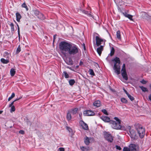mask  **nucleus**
Listing matches in <instances>:
<instances>
[{
	"label": "nucleus",
	"mask_w": 151,
	"mask_h": 151,
	"mask_svg": "<svg viewBox=\"0 0 151 151\" xmlns=\"http://www.w3.org/2000/svg\"><path fill=\"white\" fill-rule=\"evenodd\" d=\"M59 48L64 55L67 53L70 55H74L78 53L79 49L76 45L65 41H62L59 44Z\"/></svg>",
	"instance_id": "obj_1"
},
{
	"label": "nucleus",
	"mask_w": 151,
	"mask_h": 151,
	"mask_svg": "<svg viewBox=\"0 0 151 151\" xmlns=\"http://www.w3.org/2000/svg\"><path fill=\"white\" fill-rule=\"evenodd\" d=\"M127 129L129 130V132L128 133V134L132 139L133 140L136 139L137 137L136 136L135 131L134 129H132L130 126H128Z\"/></svg>",
	"instance_id": "obj_2"
},
{
	"label": "nucleus",
	"mask_w": 151,
	"mask_h": 151,
	"mask_svg": "<svg viewBox=\"0 0 151 151\" xmlns=\"http://www.w3.org/2000/svg\"><path fill=\"white\" fill-rule=\"evenodd\" d=\"M137 130L140 137L141 138H143L145 134V128L141 126H139L137 127Z\"/></svg>",
	"instance_id": "obj_3"
},
{
	"label": "nucleus",
	"mask_w": 151,
	"mask_h": 151,
	"mask_svg": "<svg viewBox=\"0 0 151 151\" xmlns=\"http://www.w3.org/2000/svg\"><path fill=\"white\" fill-rule=\"evenodd\" d=\"M110 124L111 125V127L114 129H122V126L120 124L116 122L115 121L111 120L110 121Z\"/></svg>",
	"instance_id": "obj_4"
},
{
	"label": "nucleus",
	"mask_w": 151,
	"mask_h": 151,
	"mask_svg": "<svg viewBox=\"0 0 151 151\" xmlns=\"http://www.w3.org/2000/svg\"><path fill=\"white\" fill-rule=\"evenodd\" d=\"M33 12L35 15L37 16L38 18L41 20H44L45 19V17L43 14L38 10H33Z\"/></svg>",
	"instance_id": "obj_5"
},
{
	"label": "nucleus",
	"mask_w": 151,
	"mask_h": 151,
	"mask_svg": "<svg viewBox=\"0 0 151 151\" xmlns=\"http://www.w3.org/2000/svg\"><path fill=\"white\" fill-rule=\"evenodd\" d=\"M95 34L98 35L96 37V45L97 46H99L102 44V42H104V43L106 41L100 37L99 35L97 33H96Z\"/></svg>",
	"instance_id": "obj_6"
},
{
	"label": "nucleus",
	"mask_w": 151,
	"mask_h": 151,
	"mask_svg": "<svg viewBox=\"0 0 151 151\" xmlns=\"http://www.w3.org/2000/svg\"><path fill=\"white\" fill-rule=\"evenodd\" d=\"M84 143L86 145H89L90 143L94 142V140L93 137H89L86 136L84 139Z\"/></svg>",
	"instance_id": "obj_7"
},
{
	"label": "nucleus",
	"mask_w": 151,
	"mask_h": 151,
	"mask_svg": "<svg viewBox=\"0 0 151 151\" xmlns=\"http://www.w3.org/2000/svg\"><path fill=\"white\" fill-rule=\"evenodd\" d=\"M104 137L105 139L109 142H112L113 139L111 134L107 132H105L104 134Z\"/></svg>",
	"instance_id": "obj_8"
},
{
	"label": "nucleus",
	"mask_w": 151,
	"mask_h": 151,
	"mask_svg": "<svg viewBox=\"0 0 151 151\" xmlns=\"http://www.w3.org/2000/svg\"><path fill=\"white\" fill-rule=\"evenodd\" d=\"M83 115L85 116H93L95 115V113L92 110H86L83 112Z\"/></svg>",
	"instance_id": "obj_9"
},
{
	"label": "nucleus",
	"mask_w": 151,
	"mask_h": 151,
	"mask_svg": "<svg viewBox=\"0 0 151 151\" xmlns=\"http://www.w3.org/2000/svg\"><path fill=\"white\" fill-rule=\"evenodd\" d=\"M113 68L114 70H115V73H116L117 74H119L120 73V66L119 65H117L115 64H114Z\"/></svg>",
	"instance_id": "obj_10"
},
{
	"label": "nucleus",
	"mask_w": 151,
	"mask_h": 151,
	"mask_svg": "<svg viewBox=\"0 0 151 151\" xmlns=\"http://www.w3.org/2000/svg\"><path fill=\"white\" fill-rule=\"evenodd\" d=\"M79 124L83 129L86 130L88 129V127L87 124L85 123L83 120H81L79 122Z\"/></svg>",
	"instance_id": "obj_11"
},
{
	"label": "nucleus",
	"mask_w": 151,
	"mask_h": 151,
	"mask_svg": "<svg viewBox=\"0 0 151 151\" xmlns=\"http://www.w3.org/2000/svg\"><path fill=\"white\" fill-rule=\"evenodd\" d=\"M130 151H138L137 147L135 145L131 144L129 145Z\"/></svg>",
	"instance_id": "obj_12"
},
{
	"label": "nucleus",
	"mask_w": 151,
	"mask_h": 151,
	"mask_svg": "<svg viewBox=\"0 0 151 151\" xmlns=\"http://www.w3.org/2000/svg\"><path fill=\"white\" fill-rule=\"evenodd\" d=\"M101 119L103 120L104 121L106 122H109L111 120H110V118L106 116H102L100 117Z\"/></svg>",
	"instance_id": "obj_13"
},
{
	"label": "nucleus",
	"mask_w": 151,
	"mask_h": 151,
	"mask_svg": "<svg viewBox=\"0 0 151 151\" xmlns=\"http://www.w3.org/2000/svg\"><path fill=\"white\" fill-rule=\"evenodd\" d=\"M122 13L125 17L128 18L130 20L133 21L132 15L127 14L126 12H122Z\"/></svg>",
	"instance_id": "obj_14"
},
{
	"label": "nucleus",
	"mask_w": 151,
	"mask_h": 151,
	"mask_svg": "<svg viewBox=\"0 0 151 151\" xmlns=\"http://www.w3.org/2000/svg\"><path fill=\"white\" fill-rule=\"evenodd\" d=\"M103 50V46L101 45L97 49V52L99 56H101L102 51Z\"/></svg>",
	"instance_id": "obj_15"
},
{
	"label": "nucleus",
	"mask_w": 151,
	"mask_h": 151,
	"mask_svg": "<svg viewBox=\"0 0 151 151\" xmlns=\"http://www.w3.org/2000/svg\"><path fill=\"white\" fill-rule=\"evenodd\" d=\"M121 74L123 78L125 80L127 81L128 80V76L126 71L122 72Z\"/></svg>",
	"instance_id": "obj_16"
},
{
	"label": "nucleus",
	"mask_w": 151,
	"mask_h": 151,
	"mask_svg": "<svg viewBox=\"0 0 151 151\" xmlns=\"http://www.w3.org/2000/svg\"><path fill=\"white\" fill-rule=\"evenodd\" d=\"M112 61L114 62V64H116V65H117V63H118V64H119L121 63L120 59L117 57H116L112 60Z\"/></svg>",
	"instance_id": "obj_17"
},
{
	"label": "nucleus",
	"mask_w": 151,
	"mask_h": 151,
	"mask_svg": "<svg viewBox=\"0 0 151 151\" xmlns=\"http://www.w3.org/2000/svg\"><path fill=\"white\" fill-rule=\"evenodd\" d=\"M93 105L96 107H99L101 105V102L99 100L96 101L94 102Z\"/></svg>",
	"instance_id": "obj_18"
},
{
	"label": "nucleus",
	"mask_w": 151,
	"mask_h": 151,
	"mask_svg": "<svg viewBox=\"0 0 151 151\" xmlns=\"http://www.w3.org/2000/svg\"><path fill=\"white\" fill-rule=\"evenodd\" d=\"M16 20L18 22H19L22 16L20 14L19 12H17L16 14Z\"/></svg>",
	"instance_id": "obj_19"
},
{
	"label": "nucleus",
	"mask_w": 151,
	"mask_h": 151,
	"mask_svg": "<svg viewBox=\"0 0 151 151\" xmlns=\"http://www.w3.org/2000/svg\"><path fill=\"white\" fill-rule=\"evenodd\" d=\"M65 62L67 64L69 65H72L73 64V61L70 58L67 59Z\"/></svg>",
	"instance_id": "obj_20"
},
{
	"label": "nucleus",
	"mask_w": 151,
	"mask_h": 151,
	"mask_svg": "<svg viewBox=\"0 0 151 151\" xmlns=\"http://www.w3.org/2000/svg\"><path fill=\"white\" fill-rule=\"evenodd\" d=\"M80 149L83 151H88L90 150L88 147L82 146L80 147Z\"/></svg>",
	"instance_id": "obj_21"
},
{
	"label": "nucleus",
	"mask_w": 151,
	"mask_h": 151,
	"mask_svg": "<svg viewBox=\"0 0 151 151\" xmlns=\"http://www.w3.org/2000/svg\"><path fill=\"white\" fill-rule=\"evenodd\" d=\"M67 119L68 121L70 120L71 119V116L70 112L68 111L67 115Z\"/></svg>",
	"instance_id": "obj_22"
},
{
	"label": "nucleus",
	"mask_w": 151,
	"mask_h": 151,
	"mask_svg": "<svg viewBox=\"0 0 151 151\" xmlns=\"http://www.w3.org/2000/svg\"><path fill=\"white\" fill-rule=\"evenodd\" d=\"M116 37L119 40H121V35L119 30H118L116 32Z\"/></svg>",
	"instance_id": "obj_23"
},
{
	"label": "nucleus",
	"mask_w": 151,
	"mask_h": 151,
	"mask_svg": "<svg viewBox=\"0 0 151 151\" xmlns=\"http://www.w3.org/2000/svg\"><path fill=\"white\" fill-rule=\"evenodd\" d=\"M16 73V71L14 69V68H12L10 71V75L11 76H13Z\"/></svg>",
	"instance_id": "obj_24"
},
{
	"label": "nucleus",
	"mask_w": 151,
	"mask_h": 151,
	"mask_svg": "<svg viewBox=\"0 0 151 151\" xmlns=\"http://www.w3.org/2000/svg\"><path fill=\"white\" fill-rule=\"evenodd\" d=\"M139 87L142 91L144 92H147L148 91V90L145 87H143V86H139Z\"/></svg>",
	"instance_id": "obj_25"
},
{
	"label": "nucleus",
	"mask_w": 151,
	"mask_h": 151,
	"mask_svg": "<svg viewBox=\"0 0 151 151\" xmlns=\"http://www.w3.org/2000/svg\"><path fill=\"white\" fill-rule=\"evenodd\" d=\"M1 62L4 64H7L9 62V60H5L3 58L1 59Z\"/></svg>",
	"instance_id": "obj_26"
},
{
	"label": "nucleus",
	"mask_w": 151,
	"mask_h": 151,
	"mask_svg": "<svg viewBox=\"0 0 151 151\" xmlns=\"http://www.w3.org/2000/svg\"><path fill=\"white\" fill-rule=\"evenodd\" d=\"M10 26L11 27V30L12 32H14V24L12 23H10V24H9Z\"/></svg>",
	"instance_id": "obj_27"
},
{
	"label": "nucleus",
	"mask_w": 151,
	"mask_h": 151,
	"mask_svg": "<svg viewBox=\"0 0 151 151\" xmlns=\"http://www.w3.org/2000/svg\"><path fill=\"white\" fill-rule=\"evenodd\" d=\"M114 52L115 50L114 48L113 47H112L110 53L109 54V55L111 56H113L114 55Z\"/></svg>",
	"instance_id": "obj_28"
},
{
	"label": "nucleus",
	"mask_w": 151,
	"mask_h": 151,
	"mask_svg": "<svg viewBox=\"0 0 151 151\" xmlns=\"http://www.w3.org/2000/svg\"><path fill=\"white\" fill-rule=\"evenodd\" d=\"M69 82L70 86H73L75 83V81L74 79H71L69 81Z\"/></svg>",
	"instance_id": "obj_29"
},
{
	"label": "nucleus",
	"mask_w": 151,
	"mask_h": 151,
	"mask_svg": "<svg viewBox=\"0 0 151 151\" xmlns=\"http://www.w3.org/2000/svg\"><path fill=\"white\" fill-rule=\"evenodd\" d=\"M78 110V109L77 108H75L72 110L71 113L73 114H76L77 113Z\"/></svg>",
	"instance_id": "obj_30"
},
{
	"label": "nucleus",
	"mask_w": 151,
	"mask_h": 151,
	"mask_svg": "<svg viewBox=\"0 0 151 151\" xmlns=\"http://www.w3.org/2000/svg\"><path fill=\"white\" fill-rule=\"evenodd\" d=\"M83 12L84 14H87L88 16H89V17H91L92 16V15L91 14V12H89L87 11L84 10L83 11Z\"/></svg>",
	"instance_id": "obj_31"
},
{
	"label": "nucleus",
	"mask_w": 151,
	"mask_h": 151,
	"mask_svg": "<svg viewBox=\"0 0 151 151\" xmlns=\"http://www.w3.org/2000/svg\"><path fill=\"white\" fill-rule=\"evenodd\" d=\"M21 51V47L20 46V45H19L18 47L17 48L16 51V54H18Z\"/></svg>",
	"instance_id": "obj_32"
},
{
	"label": "nucleus",
	"mask_w": 151,
	"mask_h": 151,
	"mask_svg": "<svg viewBox=\"0 0 151 151\" xmlns=\"http://www.w3.org/2000/svg\"><path fill=\"white\" fill-rule=\"evenodd\" d=\"M121 101L122 103H127V101L124 98H122L121 99Z\"/></svg>",
	"instance_id": "obj_33"
},
{
	"label": "nucleus",
	"mask_w": 151,
	"mask_h": 151,
	"mask_svg": "<svg viewBox=\"0 0 151 151\" xmlns=\"http://www.w3.org/2000/svg\"><path fill=\"white\" fill-rule=\"evenodd\" d=\"M89 74L92 76H94L95 75V73L94 72L93 70L92 69H90L89 70Z\"/></svg>",
	"instance_id": "obj_34"
},
{
	"label": "nucleus",
	"mask_w": 151,
	"mask_h": 151,
	"mask_svg": "<svg viewBox=\"0 0 151 151\" xmlns=\"http://www.w3.org/2000/svg\"><path fill=\"white\" fill-rule=\"evenodd\" d=\"M63 74L64 75L65 77V78H69V75L65 71H64L63 72Z\"/></svg>",
	"instance_id": "obj_35"
},
{
	"label": "nucleus",
	"mask_w": 151,
	"mask_h": 151,
	"mask_svg": "<svg viewBox=\"0 0 151 151\" xmlns=\"http://www.w3.org/2000/svg\"><path fill=\"white\" fill-rule=\"evenodd\" d=\"M22 6L23 7L25 8L27 11H28V8L25 3H24L22 4Z\"/></svg>",
	"instance_id": "obj_36"
},
{
	"label": "nucleus",
	"mask_w": 151,
	"mask_h": 151,
	"mask_svg": "<svg viewBox=\"0 0 151 151\" xmlns=\"http://www.w3.org/2000/svg\"><path fill=\"white\" fill-rule=\"evenodd\" d=\"M124 71H126L125 64H123L121 70V72Z\"/></svg>",
	"instance_id": "obj_37"
},
{
	"label": "nucleus",
	"mask_w": 151,
	"mask_h": 151,
	"mask_svg": "<svg viewBox=\"0 0 151 151\" xmlns=\"http://www.w3.org/2000/svg\"><path fill=\"white\" fill-rule=\"evenodd\" d=\"M127 96H128V97L129 99L131 100V101H133L134 100V98L133 97L131 96L130 94H129Z\"/></svg>",
	"instance_id": "obj_38"
},
{
	"label": "nucleus",
	"mask_w": 151,
	"mask_h": 151,
	"mask_svg": "<svg viewBox=\"0 0 151 151\" xmlns=\"http://www.w3.org/2000/svg\"><path fill=\"white\" fill-rule=\"evenodd\" d=\"M15 96V93H13L11 96L9 97L8 99V101H10L12 98H14Z\"/></svg>",
	"instance_id": "obj_39"
},
{
	"label": "nucleus",
	"mask_w": 151,
	"mask_h": 151,
	"mask_svg": "<svg viewBox=\"0 0 151 151\" xmlns=\"http://www.w3.org/2000/svg\"><path fill=\"white\" fill-rule=\"evenodd\" d=\"M114 119L116 120V121L117 122V123H119V124H121V120L119 119L118 117H114Z\"/></svg>",
	"instance_id": "obj_40"
},
{
	"label": "nucleus",
	"mask_w": 151,
	"mask_h": 151,
	"mask_svg": "<svg viewBox=\"0 0 151 151\" xmlns=\"http://www.w3.org/2000/svg\"><path fill=\"white\" fill-rule=\"evenodd\" d=\"M123 151H130V147H124L123 149Z\"/></svg>",
	"instance_id": "obj_41"
},
{
	"label": "nucleus",
	"mask_w": 151,
	"mask_h": 151,
	"mask_svg": "<svg viewBox=\"0 0 151 151\" xmlns=\"http://www.w3.org/2000/svg\"><path fill=\"white\" fill-rule=\"evenodd\" d=\"M11 109L10 110V112H12L13 111H14L15 110L14 106H11Z\"/></svg>",
	"instance_id": "obj_42"
},
{
	"label": "nucleus",
	"mask_w": 151,
	"mask_h": 151,
	"mask_svg": "<svg viewBox=\"0 0 151 151\" xmlns=\"http://www.w3.org/2000/svg\"><path fill=\"white\" fill-rule=\"evenodd\" d=\"M102 111L103 112L104 114L106 115H108V114L107 112V111L105 109H103L102 110Z\"/></svg>",
	"instance_id": "obj_43"
},
{
	"label": "nucleus",
	"mask_w": 151,
	"mask_h": 151,
	"mask_svg": "<svg viewBox=\"0 0 151 151\" xmlns=\"http://www.w3.org/2000/svg\"><path fill=\"white\" fill-rule=\"evenodd\" d=\"M67 129L70 132H71L72 131L71 129L69 127H66Z\"/></svg>",
	"instance_id": "obj_44"
},
{
	"label": "nucleus",
	"mask_w": 151,
	"mask_h": 151,
	"mask_svg": "<svg viewBox=\"0 0 151 151\" xmlns=\"http://www.w3.org/2000/svg\"><path fill=\"white\" fill-rule=\"evenodd\" d=\"M140 82L143 84H145L147 83V81L143 79L140 81Z\"/></svg>",
	"instance_id": "obj_45"
},
{
	"label": "nucleus",
	"mask_w": 151,
	"mask_h": 151,
	"mask_svg": "<svg viewBox=\"0 0 151 151\" xmlns=\"http://www.w3.org/2000/svg\"><path fill=\"white\" fill-rule=\"evenodd\" d=\"M19 133L22 134H24V131L23 130H20L19 131Z\"/></svg>",
	"instance_id": "obj_46"
},
{
	"label": "nucleus",
	"mask_w": 151,
	"mask_h": 151,
	"mask_svg": "<svg viewBox=\"0 0 151 151\" xmlns=\"http://www.w3.org/2000/svg\"><path fill=\"white\" fill-rule=\"evenodd\" d=\"M116 147L117 149L118 150H120L122 149L119 146L116 145Z\"/></svg>",
	"instance_id": "obj_47"
},
{
	"label": "nucleus",
	"mask_w": 151,
	"mask_h": 151,
	"mask_svg": "<svg viewBox=\"0 0 151 151\" xmlns=\"http://www.w3.org/2000/svg\"><path fill=\"white\" fill-rule=\"evenodd\" d=\"M59 150L60 151H64L65 149L63 147H60L59 148Z\"/></svg>",
	"instance_id": "obj_48"
},
{
	"label": "nucleus",
	"mask_w": 151,
	"mask_h": 151,
	"mask_svg": "<svg viewBox=\"0 0 151 151\" xmlns=\"http://www.w3.org/2000/svg\"><path fill=\"white\" fill-rule=\"evenodd\" d=\"M15 102H14V101H12L10 104L9 105V107H10L11 106H14L13 105L14 104V103Z\"/></svg>",
	"instance_id": "obj_49"
},
{
	"label": "nucleus",
	"mask_w": 151,
	"mask_h": 151,
	"mask_svg": "<svg viewBox=\"0 0 151 151\" xmlns=\"http://www.w3.org/2000/svg\"><path fill=\"white\" fill-rule=\"evenodd\" d=\"M9 54V53L7 52H5L4 54V56L5 57V56H6Z\"/></svg>",
	"instance_id": "obj_50"
},
{
	"label": "nucleus",
	"mask_w": 151,
	"mask_h": 151,
	"mask_svg": "<svg viewBox=\"0 0 151 151\" xmlns=\"http://www.w3.org/2000/svg\"><path fill=\"white\" fill-rule=\"evenodd\" d=\"M123 90L125 92V93H126V94H127V95L129 93H128V92L127 91L124 89L123 88Z\"/></svg>",
	"instance_id": "obj_51"
},
{
	"label": "nucleus",
	"mask_w": 151,
	"mask_h": 151,
	"mask_svg": "<svg viewBox=\"0 0 151 151\" xmlns=\"http://www.w3.org/2000/svg\"><path fill=\"white\" fill-rule=\"evenodd\" d=\"M22 97H19V98H17L14 101V102H15L17 101L18 100L20 99H21Z\"/></svg>",
	"instance_id": "obj_52"
},
{
	"label": "nucleus",
	"mask_w": 151,
	"mask_h": 151,
	"mask_svg": "<svg viewBox=\"0 0 151 151\" xmlns=\"http://www.w3.org/2000/svg\"><path fill=\"white\" fill-rule=\"evenodd\" d=\"M148 99L151 101V93L148 96Z\"/></svg>",
	"instance_id": "obj_53"
},
{
	"label": "nucleus",
	"mask_w": 151,
	"mask_h": 151,
	"mask_svg": "<svg viewBox=\"0 0 151 151\" xmlns=\"http://www.w3.org/2000/svg\"><path fill=\"white\" fill-rule=\"evenodd\" d=\"M18 37H19V39H20V32H18Z\"/></svg>",
	"instance_id": "obj_54"
},
{
	"label": "nucleus",
	"mask_w": 151,
	"mask_h": 151,
	"mask_svg": "<svg viewBox=\"0 0 151 151\" xmlns=\"http://www.w3.org/2000/svg\"><path fill=\"white\" fill-rule=\"evenodd\" d=\"M56 35H54L53 36V42H54L55 39H56Z\"/></svg>",
	"instance_id": "obj_55"
},
{
	"label": "nucleus",
	"mask_w": 151,
	"mask_h": 151,
	"mask_svg": "<svg viewBox=\"0 0 151 151\" xmlns=\"http://www.w3.org/2000/svg\"><path fill=\"white\" fill-rule=\"evenodd\" d=\"M83 62L82 61H80L79 63V65H81L83 64Z\"/></svg>",
	"instance_id": "obj_56"
},
{
	"label": "nucleus",
	"mask_w": 151,
	"mask_h": 151,
	"mask_svg": "<svg viewBox=\"0 0 151 151\" xmlns=\"http://www.w3.org/2000/svg\"><path fill=\"white\" fill-rule=\"evenodd\" d=\"M79 116L80 117V119H82V117H81V116L82 115V114L81 113H80L79 114Z\"/></svg>",
	"instance_id": "obj_57"
},
{
	"label": "nucleus",
	"mask_w": 151,
	"mask_h": 151,
	"mask_svg": "<svg viewBox=\"0 0 151 151\" xmlns=\"http://www.w3.org/2000/svg\"><path fill=\"white\" fill-rule=\"evenodd\" d=\"M67 68H69L71 70H72V69L71 68V67H69V66H68L67 67Z\"/></svg>",
	"instance_id": "obj_58"
},
{
	"label": "nucleus",
	"mask_w": 151,
	"mask_h": 151,
	"mask_svg": "<svg viewBox=\"0 0 151 151\" xmlns=\"http://www.w3.org/2000/svg\"><path fill=\"white\" fill-rule=\"evenodd\" d=\"M20 32L19 27H18V32Z\"/></svg>",
	"instance_id": "obj_59"
},
{
	"label": "nucleus",
	"mask_w": 151,
	"mask_h": 151,
	"mask_svg": "<svg viewBox=\"0 0 151 151\" xmlns=\"http://www.w3.org/2000/svg\"><path fill=\"white\" fill-rule=\"evenodd\" d=\"M3 112V111H0V114H1Z\"/></svg>",
	"instance_id": "obj_60"
},
{
	"label": "nucleus",
	"mask_w": 151,
	"mask_h": 151,
	"mask_svg": "<svg viewBox=\"0 0 151 151\" xmlns=\"http://www.w3.org/2000/svg\"><path fill=\"white\" fill-rule=\"evenodd\" d=\"M149 87L150 89H151V84H150Z\"/></svg>",
	"instance_id": "obj_61"
},
{
	"label": "nucleus",
	"mask_w": 151,
	"mask_h": 151,
	"mask_svg": "<svg viewBox=\"0 0 151 151\" xmlns=\"http://www.w3.org/2000/svg\"><path fill=\"white\" fill-rule=\"evenodd\" d=\"M17 26L18 27H19V25H18V24H17Z\"/></svg>",
	"instance_id": "obj_62"
},
{
	"label": "nucleus",
	"mask_w": 151,
	"mask_h": 151,
	"mask_svg": "<svg viewBox=\"0 0 151 151\" xmlns=\"http://www.w3.org/2000/svg\"><path fill=\"white\" fill-rule=\"evenodd\" d=\"M78 66H76V67L77 68H78Z\"/></svg>",
	"instance_id": "obj_63"
},
{
	"label": "nucleus",
	"mask_w": 151,
	"mask_h": 151,
	"mask_svg": "<svg viewBox=\"0 0 151 151\" xmlns=\"http://www.w3.org/2000/svg\"><path fill=\"white\" fill-rule=\"evenodd\" d=\"M85 48V46H84V48Z\"/></svg>",
	"instance_id": "obj_64"
}]
</instances>
